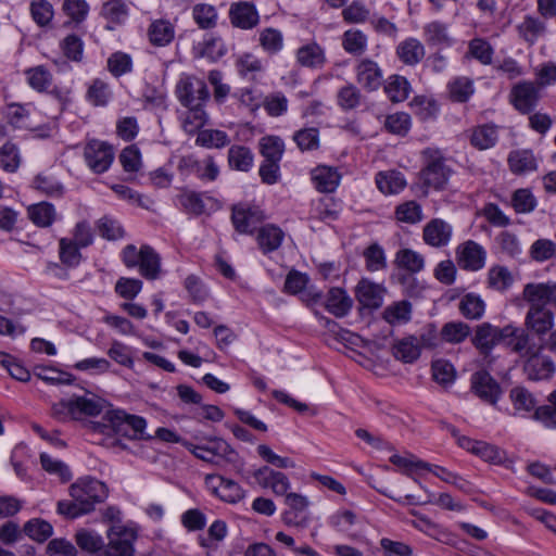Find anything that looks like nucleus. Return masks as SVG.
Segmentation results:
<instances>
[{"mask_svg":"<svg viewBox=\"0 0 556 556\" xmlns=\"http://www.w3.org/2000/svg\"><path fill=\"white\" fill-rule=\"evenodd\" d=\"M523 300L529 304L525 316V327L538 337H543L553 330L555 316L546 307H556V282H530L522 291Z\"/></svg>","mask_w":556,"mask_h":556,"instance_id":"f257e3e1","label":"nucleus"},{"mask_svg":"<svg viewBox=\"0 0 556 556\" xmlns=\"http://www.w3.org/2000/svg\"><path fill=\"white\" fill-rule=\"evenodd\" d=\"M105 424L99 426L102 432L112 431L131 440L144 439L147 421L143 417L127 414L125 410L112 409L104 415Z\"/></svg>","mask_w":556,"mask_h":556,"instance_id":"f03ea898","label":"nucleus"},{"mask_svg":"<svg viewBox=\"0 0 556 556\" xmlns=\"http://www.w3.org/2000/svg\"><path fill=\"white\" fill-rule=\"evenodd\" d=\"M422 156L426 163L420 172L424 185L435 190L444 189L448 181L451 169L446 166L442 153L437 149L428 148L422 151Z\"/></svg>","mask_w":556,"mask_h":556,"instance_id":"7ed1b4c3","label":"nucleus"},{"mask_svg":"<svg viewBox=\"0 0 556 556\" xmlns=\"http://www.w3.org/2000/svg\"><path fill=\"white\" fill-rule=\"evenodd\" d=\"M70 494L72 498L83 504V510L90 513L97 503H102L108 497L109 490L102 481L85 477L71 485Z\"/></svg>","mask_w":556,"mask_h":556,"instance_id":"20e7f679","label":"nucleus"},{"mask_svg":"<svg viewBox=\"0 0 556 556\" xmlns=\"http://www.w3.org/2000/svg\"><path fill=\"white\" fill-rule=\"evenodd\" d=\"M109 542L99 556H135L134 543L137 532L123 525H113L108 530Z\"/></svg>","mask_w":556,"mask_h":556,"instance_id":"39448f33","label":"nucleus"},{"mask_svg":"<svg viewBox=\"0 0 556 556\" xmlns=\"http://www.w3.org/2000/svg\"><path fill=\"white\" fill-rule=\"evenodd\" d=\"M175 92L185 108L205 105L210 98L206 84L202 79L189 75L180 77Z\"/></svg>","mask_w":556,"mask_h":556,"instance_id":"423d86ee","label":"nucleus"},{"mask_svg":"<svg viewBox=\"0 0 556 556\" xmlns=\"http://www.w3.org/2000/svg\"><path fill=\"white\" fill-rule=\"evenodd\" d=\"M541 97V89L534 81L522 80L511 87L509 103L520 114H531L538 106Z\"/></svg>","mask_w":556,"mask_h":556,"instance_id":"0eeeda50","label":"nucleus"},{"mask_svg":"<svg viewBox=\"0 0 556 556\" xmlns=\"http://www.w3.org/2000/svg\"><path fill=\"white\" fill-rule=\"evenodd\" d=\"M84 157L88 167L96 174L106 172L114 161V150L109 143L90 140L84 149Z\"/></svg>","mask_w":556,"mask_h":556,"instance_id":"6e6552de","label":"nucleus"},{"mask_svg":"<svg viewBox=\"0 0 556 556\" xmlns=\"http://www.w3.org/2000/svg\"><path fill=\"white\" fill-rule=\"evenodd\" d=\"M265 215L262 210L248 204H236L231 208V222L239 233L252 235L262 227Z\"/></svg>","mask_w":556,"mask_h":556,"instance_id":"1a4fd4ad","label":"nucleus"},{"mask_svg":"<svg viewBox=\"0 0 556 556\" xmlns=\"http://www.w3.org/2000/svg\"><path fill=\"white\" fill-rule=\"evenodd\" d=\"M543 346H539L523 362V374L529 380L542 381L553 378L556 365L551 356L542 353Z\"/></svg>","mask_w":556,"mask_h":556,"instance_id":"9d476101","label":"nucleus"},{"mask_svg":"<svg viewBox=\"0 0 556 556\" xmlns=\"http://www.w3.org/2000/svg\"><path fill=\"white\" fill-rule=\"evenodd\" d=\"M206 488L226 503L236 504L244 498V490L235 480L210 473L204 478Z\"/></svg>","mask_w":556,"mask_h":556,"instance_id":"9b49d317","label":"nucleus"},{"mask_svg":"<svg viewBox=\"0 0 556 556\" xmlns=\"http://www.w3.org/2000/svg\"><path fill=\"white\" fill-rule=\"evenodd\" d=\"M394 264L408 273V275H403L400 279L401 283L409 291L413 283L416 282V279L413 275L418 274L425 268V257L417 251H414L408 248L400 249L395 253Z\"/></svg>","mask_w":556,"mask_h":556,"instance_id":"f8f14e48","label":"nucleus"},{"mask_svg":"<svg viewBox=\"0 0 556 556\" xmlns=\"http://www.w3.org/2000/svg\"><path fill=\"white\" fill-rule=\"evenodd\" d=\"M470 389L481 401L495 405L502 395L500 383L485 370L472 374Z\"/></svg>","mask_w":556,"mask_h":556,"instance_id":"ddd939ff","label":"nucleus"},{"mask_svg":"<svg viewBox=\"0 0 556 556\" xmlns=\"http://www.w3.org/2000/svg\"><path fill=\"white\" fill-rule=\"evenodd\" d=\"M508 331L506 326L500 328L489 323H483L476 328L472 343L482 354L488 355L495 345L504 344V337H507Z\"/></svg>","mask_w":556,"mask_h":556,"instance_id":"4468645a","label":"nucleus"},{"mask_svg":"<svg viewBox=\"0 0 556 556\" xmlns=\"http://www.w3.org/2000/svg\"><path fill=\"white\" fill-rule=\"evenodd\" d=\"M458 265L466 270L477 271L484 267L486 252L472 240H468L456 249Z\"/></svg>","mask_w":556,"mask_h":556,"instance_id":"2eb2a0df","label":"nucleus"},{"mask_svg":"<svg viewBox=\"0 0 556 556\" xmlns=\"http://www.w3.org/2000/svg\"><path fill=\"white\" fill-rule=\"evenodd\" d=\"M506 330L510 331L507 332V337H504V345L513 353L527 358L539 349L535 343L532 342L528 332L529 330L518 328L514 325H507Z\"/></svg>","mask_w":556,"mask_h":556,"instance_id":"dca6fc26","label":"nucleus"},{"mask_svg":"<svg viewBox=\"0 0 556 556\" xmlns=\"http://www.w3.org/2000/svg\"><path fill=\"white\" fill-rule=\"evenodd\" d=\"M452 226L441 218L428 222L422 230L424 242L432 248L446 247L452 238Z\"/></svg>","mask_w":556,"mask_h":556,"instance_id":"f3484780","label":"nucleus"},{"mask_svg":"<svg viewBox=\"0 0 556 556\" xmlns=\"http://www.w3.org/2000/svg\"><path fill=\"white\" fill-rule=\"evenodd\" d=\"M229 18L232 26L241 29H252L260 22L255 5L247 1L232 3L229 9Z\"/></svg>","mask_w":556,"mask_h":556,"instance_id":"a211bd4d","label":"nucleus"},{"mask_svg":"<svg viewBox=\"0 0 556 556\" xmlns=\"http://www.w3.org/2000/svg\"><path fill=\"white\" fill-rule=\"evenodd\" d=\"M386 289L382 285L376 283L368 278H362L356 288L355 296L365 307L378 308L382 304Z\"/></svg>","mask_w":556,"mask_h":556,"instance_id":"6ab92c4d","label":"nucleus"},{"mask_svg":"<svg viewBox=\"0 0 556 556\" xmlns=\"http://www.w3.org/2000/svg\"><path fill=\"white\" fill-rule=\"evenodd\" d=\"M518 36L528 45L533 46L539 38L547 33L546 21L534 14H527L516 26Z\"/></svg>","mask_w":556,"mask_h":556,"instance_id":"aec40b11","label":"nucleus"},{"mask_svg":"<svg viewBox=\"0 0 556 556\" xmlns=\"http://www.w3.org/2000/svg\"><path fill=\"white\" fill-rule=\"evenodd\" d=\"M355 73L356 79L363 88L374 91L380 87L382 71L375 61L370 59L361 60L355 67Z\"/></svg>","mask_w":556,"mask_h":556,"instance_id":"412c9836","label":"nucleus"},{"mask_svg":"<svg viewBox=\"0 0 556 556\" xmlns=\"http://www.w3.org/2000/svg\"><path fill=\"white\" fill-rule=\"evenodd\" d=\"M175 26L168 20H153L147 29V37L153 47L162 48L169 46L175 39Z\"/></svg>","mask_w":556,"mask_h":556,"instance_id":"4be33fe9","label":"nucleus"},{"mask_svg":"<svg viewBox=\"0 0 556 556\" xmlns=\"http://www.w3.org/2000/svg\"><path fill=\"white\" fill-rule=\"evenodd\" d=\"M100 15L106 21L105 29L115 30L129 16V8L123 0H109L101 7Z\"/></svg>","mask_w":556,"mask_h":556,"instance_id":"5701e85b","label":"nucleus"},{"mask_svg":"<svg viewBox=\"0 0 556 556\" xmlns=\"http://www.w3.org/2000/svg\"><path fill=\"white\" fill-rule=\"evenodd\" d=\"M353 306V300L342 288H331L325 298V308L338 318L346 316Z\"/></svg>","mask_w":556,"mask_h":556,"instance_id":"b1692460","label":"nucleus"},{"mask_svg":"<svg viewBox=\"0 0 556 556\" xmlns=\"http://www.w3.org/2000/svg\"><path fill=\"white\" fill-rule=\"evenodd\" d=\"M426 54L425 46L416 38L409 37L401 41L396 47V56L408 66L417 65Z\"/></svg>","mask_w":556,"mask_h":556,"instance_id":"393cba45","label":"nucleus"},{"mask_svg":"<svg viewBox=\"0 0 556 556\" xmlns=\"http://www.w3.org/2000/svg\"><path fill=\"white\" fill-rule=\"evenodd\" d=\"M340 179L338 170L330 166H317L312 170V180L319 192H333L338 188Z\"/></svg>","mask_w":556,"mask_h":556,"instance_id":"a878e982","label":"nucleus"},{"mask_svg":"<svg viewBox=\"0 0 556 556\" xmlns=\"http://www.w3.org/2000/svg\"><path fill=\"white\" fill-rule=\"evenodd\" d=\"M392 354L397 361L405 364L416 362L421 354L417 336H408L394 342Z\"/></svg>","mask_w":556,"mask_h":556,"instance_id":"bb28decb","label":"nucleus"},{"mask_svg":"<svg viewBox=\"0 0 556 556\" xmlns=\"http://www.w3.org/2000/svg\"><path fill=\"white\" fill-rule=\"evenodd\" d=\"M296 62L308 68H321L326 63L325 50L316 42H311L296 50Z\"/></svg>","mask_w":556,"mask_h":556,"instance_id":"cd10ccee","label":"nucleus"},{"mask_svg":"<svg viewBox=\"0 0 556 556\" xmlns=\"http://www.w3.org/2000/svg\"><path fill=\"white\" fill-rule=\"evenodd\" d=\"M73 419L79 420L86 416H98L102 413L105 401L97 396H73Z\"/></svg>","mask_w":556,"mask_h":556,"instance_id":"c85d7f7f","label":"nucleus"},{"mask_svg":"<svg viewBox=\"0 0 556 556\" xmlns=\"http://www.w3.org/2000/svg\"><path fill=\"white\" fill-rule=\"evenodd\" d=\"M283 237L285 233L279 227L267 224L258 228L256 241L262 252L267 254L281 245Z\"/></svg>","mask_w":556,"mask_h":556,"instance_id":"c756f323","label":"nucleus"},{"mask_svg":"<svg viewBox=\"0 0 556 556\" xmlns=\"http://www.w3.org/2000/svg\"><path fill=\"white\" fill-rule=\"evenodd\" d=\"M180 125L184 131L188 135L199 134L201 128L207 122V114L204 111V105L189 106L187 111L179 116Z\"/></svg>","mask_w":556,"mask_h":556,"instance_id":"7c9ffc66","label":"nucleus"},{"mask_svg":"<svg viewBox=\"0 0 556 556\" xmlns=\"http://www.w3.org/2000/svg\"><path fill=\"white\" fill-rule=\"evenodd\" d=\"M139 273L149 280H155L161 274V258L159 254L150 247H141V258L138 264Z\"/></svg>","mask_w":556,"mask_h":556,"instance_id":"2f4dec72","label":"nucleus"},{"mask_svg":"<svg viewBox=\"0 0 556 556\" xmlns=\"http://www.w3.org/2000/svg\"><path fill=\"white\" fill-rule=\"evenodd\" d=\"M286 504L290 507V510L283 513V522L288 526L304 527L306 520H298L295 513H302L307 508V498L304 495L298 493H289L286 496Z\"/></svg>","mask_w":556,"mask_h":556,"instance_id":"473e14b6","label":"nucleus"},{"mask_svg":"<svg viewBox=\"0 0 556 556\" xmlns=\"http://www.w3.org/2000/svg\"><path fill=\"white\" fill-rule=\"evenodd\" d=\"M382 318L391 326L407 324L412 318V304L405 300L394 302L383 309Z\"/></svg>","mask_w":556,"mask_h":556,"instance_id":"72a5a7b5","label":"nucleus"},{"mask_svg":"<svg viewBox=\"0 0 556 556\" xmlns=\"http://www.w3.org/2000/svg\"><path fill=\"white\" fill-rule=\"evenodd\" d=\"M376 185L382 193L393 194L402 191L406 186V181L400 172H380L376 176Z\"/></svg>","mask_w":556,"mask_h":556,"instance_id":"f704fd0d","label":"nucleus"},{"mask_svg":"<svg viewBox=\"0 0 556 556\" xmlns=\"http://www.w3.org/2000/svg\"><path fill=\"white\" fill-rule=\"evenodd\" d=\"M509 168L515 174H525L536 169V160L530 150H516L508 156Z\"/></svg>","mask_w":556,"mask_h":556,"instance_id":"c9c22d12","label":"nucleus"},{"mask_svg":"<svg viewBox=\"0 0 556 556\" xmlns=\"http://www.w3.org/2000/svg\"><path fill=\"white\" fill-rule=\"evenodd\" d=\"M367 45L368 38L359 29H348L342 36V47L348 53L352 55L359 56L364 54L367 50Z\"/></svg>","mask_w":556,"mask_h":556,"instance_id":"e433bc0d","label":"nucleus"},{"mask_svg":"<svg viewBox=\"0 0 556 556\" xmlns=\"http://www.w3.org/2000/svg\"><path fill=\"white\" fill-rule=\"evenodd\" d=\"M450 98L459 103L467 102L475 92L473 81L469 77L458 76L447 84Z\"/></svg>","mask_w":556,"mask_h":556,"instance_id":"4c0bfd02","label":"nucleus"},{"mask_svg":"<svg viewBox=\"0 0 556 556\" xmlns=\"http://www.w3.org/2000/svg\"><path fill=\"white\" fill-rule=\"evenodd\" d=\"M253 153L243 146H232L228 150V163L232 169L249 172L253 166Z\"/></svg>","mask_w":556,"mask_h":556,"instance_id":"58836bf2","label":"nucleus"},{"mask_svg":"<svg viewBox=\"0 0 556 556\" xmlns=\"http://www.w3.org/2000/svg\"><path fill=\"white\" fill-rule=\"evenodd\" d=\"M182 167H188L192 169L195 168L201 179H206L210 181L215 180L219 174L218 166L214 162L213 157H207L204 161V165L201 166V164L193 157L185 156L179 162V168Z\"/></svg>","mask_w":556,"mask_h":556,"instance_id":"ea45409f","label":"nucleus"},{"mask_svg":"<svg viewBox=\"0 0 556 556\" xmlns=\"http://www.w3.org/2000/svg\"><path fill=\"white\" fill-rule=\"evenodd\" d=\"M80 249L75 242H72V239L61 238L59 240V258L61 264L70 268L77 267L83 260Z\"/></svg>","mask_w":556,"mask_h":556,"instance_id":"a19ab883","label":"nucleus"},{"mask_svg":"<svg viewBox=\"0 0 556 556\" xmlns=\"http://www.w3.org/2000/svg\"><path fill=\"white\" fill-rule=\"evenodd\" d=\"M462 315L468 319H480L485 311L484 301L475 293L465 294L458 305Z\"/></svg>","mask_w":556,"mask_h":556,"instance_id":"79ce46f5","label":"nucleus"},{"mask_svg":"<svg viewBox=\"0 0 556 556\" xmlns=\"http://www.w3.org/2000/svg\"><path fill=\"white\" fill-rule=\"evenodd\" d=\"M497 130L492 125H481L476 127L471 134V144L479 150H486L495 146L497 141Z\"/></svg>","mask_w":556,"mask_h":556,"instance_id":"37998d69","label":"nucleus"},{"mask_svg":"<svg viewBox=\"0 0 556 556\" xmlns=\"http://www.w3.org/2000/svg\"><path fill=\"white\" fill-rule=\"evenodd\" d=\"M261 154L264 161L280 162L285 152V142L276 136H267L260 140Z\"/></svg>","mask_w":556,"mask_h":556,"instance_id":"c03bdc74","label":"nucleus"},{"mask_svg":"<svg viewBox=\"0 0 556 556\" xmlns=\"http://www.w3.org/2000/svg\"><path fill=\"white\" fill-rule=\"evenodd\" d=\"M195 143L198 146L204 147V148H215L220 149L230 143V139L228 135L218 129H205L201 130L198 136Z\"/></svg>","mask_w":556,"mask_h":556,"instance_id":"a18cd8bd","label":"nucleus"},{"mask_svg":"<svg viewBox=\"0 0 556 556\" xmlns=\"http://www.w3.org/2000/svg\"><path fill=\"white\" fill-rule=\"evenodd\" d=\"M494 49L485 39L473 38L468 43L467 55L476 59L482 65H490L493 60Z\"/></svg>","mask_w":556,"mask_h":556,"instance_id":"49530a36","label":"nucleus"},{"mask_svg":"<svg viewBox=\"0 0 556 556\" xmlns=\"http://www.w3.org/2000/svg\"><path fill=\"white\" fill-rule=\"evenodd\" d=\"M192 17L197 25L202 29L214 28L217 24V11L211 4H195L192 9Z\"/></svg>","mask_w":556,"mask_h":556,"instance_id":"de8ad7c7","label":"nucleus"},{"mask_svg":"<svg viewBox=\"0 0 556 556\" xmlns=\"http://www.w3.org/2000/svg\"><path fill=\"white\" fill-rule=\"evenodd\" d=\"M30 220L39 227H48L55 216L54 206L48 202H40L28 207Z\"/></svg>","mask_w":556,"mask_h":556,"instance_id":"09e8293b","label":"nucleus"},{"mask_svg":"<svg viewBox=\"0 0 556 556\" xmlns=\"http://www.w3.org/2000/svg\"><path fill=\"white\" fill-rule=\"evenodd\" d=\"M29 11L31 18L39 27L48 26L54 16L53 5L48 0H33Z\"/></svg>","mask_w":556,"mask_h":556,"instance_id":"8fccbe9b","label":"nucleus"},{"mask_svg":"<svg viewBox=\"0 0 556 556\" xmlns=\"http://www.w3.org/2000/svg\"><path fill=\"white\" fill-rule=\"evenodd\" d=\"M384 90L392 102H402L408 98L409 83L405 77L394 75L389 78Z\"/></svg>","mask_w":556,"mask_h":556,"instance_id":"3c124183","label":"nucleus"},{"mask_svg":"<svg viewBox=\"0 0 556 556\" xmlns=\"http://www.w3.org/2000/svg\"><path fill=\"white\" fill-rule=\"evenodd\" d=\"M514 282V277L508 268L504 266H493L488 273V285L496 291L507 290Z\"/></svg>","mask_w":556,"mask_h":556,"instance_id":"603ef678","label":"nucleus"},{"mask_svg":"<svg viewBox=\"0 0 556 556\" xmlns=\"http://www.w3.org/2000/svg\"><path fill=\"white\" fill-rule=\"evenodd\" d=\"M363 255L367 270L378 271L387 268V257L384 250L378 243H372L367 247Z\"/></svg>","mask_w":556,"mask_h":556,"instance_id":"864d4df0","label":"nucleus"},{"mask_svg":"<svg viewBox=\"0 0 556 556\" xmlns=\"http://www.w3.org/2000/svg\"><path fill=\"white\" fill-rule=\"evenodd\" d=\"M29 86L39 91H45L52 83L51 73L42 65H38L25 71Z\"/></svg>","mask_w":556,"mask_h":556,"instance_id":"5fc2aeb1","label":"nucleus"},{"mask_svg":"<svg viewBox=\"0 0 556 556\" xmlns=\"http://www.w3.org/2000/svg\"><path fill=\"white\" fill-rule=\"evenodd\" d=\"M293 140L302 151H313L319 148V130L315 127L303 128L294 132Z\"/></svg>","mask_w":556,"mask_h":556,"instance_id":"6e6d98bb","label":"nucleus"},{"mask_svg":"<svg viewBox=\"0 0 556 556\" xmlns=\"http://www.w3.org/2000/svg\"><path fill=\"white\" fill-rule=\"evenodd\" d=\"M362 98L359 89L352 84H348L338 91L337 102L342 110L350 111L361 104Z\"/></svg>","mask_w":556,"mask_h":556,"instance_id":"4d7b16f0","label":"nucleus"},{"mask_svg":"<svg viewBox=\"0 0 556 556\" xmlns=\"http://www.w3.org/2000/svg\"><path fill=\"white\" fill-rule=\"evenodd\" d=\"M509 397L516 410L530 412L536 405V400L533 394L521 386L513 388Z\"/></svg>","mask_w":556,"mask_h":556,"instance_id":"13d9d810","label":"nucleus"},{"mask_svg":"<svg viewBox=\"0 0 556 556\" xmlns=\"http://www.w3.org/2000/svg\"><path fill=\"white\" fill-rule=\"evenodd\" d=\"M432 377L434 381L446 387L451 386L456 378V370L452 363L445 359H438L432 363Z\"/></svg>","mask_w":556,"mask_h":556,"instance_id":"bf43d9fd","label":"nucleus"},{"mask_svg":"<svg viewBox=\"0 0 556 556\" xmlns=\"http://www.w3.org/2000/svg\"><path fill=\"white\" fill-rule=\"evenodd\" d=\"M470 333V327L463 321L447 323L441 330L442 339L448 343H460Z\"/></svg>","mask_w":556,"mask_h":556,"instance_id":"052dcab7","label":"nucleus"},{"mask_svg":"<svg viewBox=\"0 0 556 556\" xmlns=\"http://www.w3.org/2000/svg\"><path fill=\"white\" fill-rule=\"evenodd\" d=\"M426 41L430 46L451 45L446 26L440 22H431L424 28Z\"/></svg>","mask_w":556,"mask_h":556,"instance_id":"680f3d73","label":"nucleus"},{"mask_svg":"<svg viewBox=\"0 0 556 556\" xmlns=\"http://www.w3.org/2000/svg\"><path fill=\"white\" fill-rule=\"evenodd\" d=\"M260 45L266 52L275 54L283 47V36L276 28H265L260 33Z\"/></svg>","mask_w":556,"mask_h":556,"instance_id":"e2e57ef3","label":"nucleus"},{"mask_svg":"<svg viewBox=\"0 0 556 556\" xmlns=\"http://www.w3.org/2000/svg\"><path fill=\"white\" fill-rule=\"evenodd\" d=\"M24 532L37 542H45L52 535L53 528L48 521L31 519L25 523Z\"/></svg>","mask_w":556,"mask_h":556,"instance_id":"0e129e2a","label":"nucleus"},{"mask_svg":"<svg viewBox=\"0 0 556 556\" xmlns=\"http://www.w3.org/2000/svg\"><path fill=\"white\" fill-rule=\"evenodd\" d=\"M62 11L74 23H83L89 13V4L86 0H64Z\"/></svg>","mask_w":556,"mask_h":556,"instance_id":"69168bd1","label":"nucleus"},{"mask_svg":"<svg viewBox=\"0 0 556 556\" xmlns=\"http://www.w3.org/2000/svg\"><path fill=\"white\" fill-rule=\"evenodd\" d=\"M76 543L81 549L89 553H98V555L104 548L102 538L93 531H78L76 533Z\"/></svg>","mask_w":556,"mask_h":556,"instance_id":"338daca9","label":"nucleus"},{"mask_svg":"<svg viewBox=\"0 0 556 556\" xmlns=\"http://www.w3.org/2000/svg\"><path fill=\"white\" fill-rule=\"evenodd\" d=\"M549 405H543L535 409L534 418L545 427H556V390L548 395Z\"/></svg>","mask_w":556,"mask_h":556,"instance_id":"774afa93","label":"nucleus"}]
</instances>
